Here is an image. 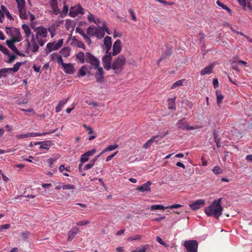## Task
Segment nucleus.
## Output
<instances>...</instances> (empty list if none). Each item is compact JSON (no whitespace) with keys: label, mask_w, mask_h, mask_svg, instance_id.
<instances>
[{"label":"nucleus","mask_w":252,"mask_h":252,"mask_svg":"<svg viewBox=\"0 0 252 252\" xmlns=\"http://www.w3.org/2000/svg\"><path fill=\"white\" fill-rule=\"evenodd\" d=\"M221 198L215 200L211 205L205 209V213L208 216H213L216 218H219L221 215L223 210L221 205Z\"/></svg>","instance_id":"nucleus-1"},{"label":"nucleus","mask_w":252,"mask_h":252,"mask_svg":"<svg viewBox=\"0 0 252 252\" xmlns=\"http://www.w3.org/2000/svg\"><path fill=\"white\" fill-rule=\"evenodd\" d=\"M125 63L126 58L123 55H120L114 60L111 68L115 73H119L122 71Z\"/></svg>","instance_id":"nucleus-2"},{"label":"nucleus","mask_w":252,"mask_h":252,"mask_svg":"<svg viewBox=\"0 0 252 252\" xmlns=\"http://www.w3.org/2000/svg\"><path fill=\"white\" fill-rule=\"evenodd\" d=\"M85 62L90 63L92 65V68L94 67H98L100 64L99 60L90 52L86 53ZM90 68L91 69V67H90Z\"/></svg>","instance_id":"nucleus-3"},{"label":"nucleus","mask_w":252,"mask_h":252,"mask_svg":"<svg viewBox=\"0 0 252 252\" xmlns=\"http://www.w3.org/2000/svg\"><path fill=\"white\" fill-rule=\"evenodd\" d=\"M188 252H197L198 243L195 240L186 241L184 243Z\"/></svg>","instance_id":"nucleus-4"},{"label":"nucleus","mask_w":252,"mask_h":252,"mask_svg":"<svg viewBox=\"0 0 252 252\" xmlns=\"http://www.w3.org/2000/svg\"><path fill=\"white\" fill-rule=\"evenodd\" d=\"M111 52H109L108 54H107V55L104 56L102 58V65L104 68L107 70H109L111 68Z\"/></svg>","instance_id":"nucleus-5"},{"label":"nucleus","mask_w":252,"mask_h":252,"mask_svg":"<svg viewBox=\"0 0 252 252\" xmlns=\"http://www.w3.org/2000/svg\"><path fill=\"white\" fill-rule=\"evenodd\" d=\"M93 68L96 70L94 74L96 81L97 83H101L103 82L104 77V71L102 67L99 65L98 67H94Z\"/></svg>","instance_id":"nucleus-6"},{"label":"nucleus","mask_w":252,"mask_h":252,"mask_svg":"<svg viewBox=\"0 0 252 252\" xmlns=\"http://www.w3.org/2000/svg\"><path fill=\"white\" fill-rule=\"evenodd\" d=\"M35 32L36 34L35 35L36 39L38 38H46L47 36V29L43 26H39L36 28Z\"/></svg>","instance_id":"nucleus-7"},{"label":"nucleus","mask_w":252,"mask_h":252,"mask_svg":"<svg viewBox=\"0 0 252 252\" xmlns=\"http://www.w3.org/2000/svg\"><path fill=\"white\" fill-rule=\"evenodd\" d=\"M184 119H182L177 123L176 126L178 128L187 130L194 129V128L192 126H189L187 122L184 121Z\"/></svg>","instance_id":"nucleus-8"},{"label":"nucleus","mask_w":252,"mask_h":252,"mask_svg":"<svg viewBox=\"0 0 252 252\" xmlns=\"http://www.w3.org/2000/svg\"><path fill=\"white\" fill-rule=\"evenodd\" d=\"M205 204V201L204 200L198 199L193 203L190 204L189 206L192 210H196L203 206Z\"/></svg>","instance_id":"nucleus-9"},{"label":"nucleus","mask_w":252,"mask_h":252,"mask_svg":"<svg viewBox=\"0 0 252 252\" xmlns=\"http://www.w3.org/2000/svg\"><path fill=\"white\" fill-rule=\"evenodd\" d=\"M84 9L81 5L71 7L69 11V15L72 17H76L78 14H83Z\"/></svg>","instance_id":"nucleus-10"},{"label":"nucleus","mask_w":252,"mask_h":252,"mask_svg":"<svg viewBox=\"0 0 252 252\" xmlns=\"http://www.w3.org/2000/svg\"><path fill=\"white\" fill-rule=\"evenodd\" d=\"M122 50V44L120 39H117L114 43L113 45V52L111 53L112 56H116L120 53Z\"/></svg>","instance_id":"nucleus-11"},{"label":"nucleus","mask_w":252,"mask_h":252,"mask_svg":"<svg viewBox=\"0 0 252 252\" xmlns=\"http://www.w3.org/2000/svg\"><path fill=\"white\" fill-rule=\"evenodd\" d=\"M103 42L106 49V53L108 54L112 47L111 37L106 36L104 39Z\"/></svg>","instance_id":"nucleus-12"},{"label":"nucleus","mask_w":252,"mask_h":252,"mask_svg":"<svg viewBox=\"0 0 252 252\" xmlns=\"http://www.w3.org/2000/svg\"><path fill=\"white\" fill-rule=\"evenodd\" d=\"M58 128H56L55 129H54L52 130H51L48 132H43V133L30 132L27 134L28 135V138L31 137H35V136H44V135H46L47 134H52V133L55 132L58 130Z\"/></svg>","instance_id":"nucleus-13"},{"label":"nucleus","mask_w":252,"mask_h":252,"mask_svg":"<svg viewBox=\"0 0 252 252\" xmlns=\"http://www.w3.org/2000/svg\"><path fill=\"white\" fill-rule=\"evenodd\" d=\"M151 183L150 181L147 182L140 187H138L136 189L141 192L150 191L151 190L150 186Z\"/></svg>","instance_id":"nucleus-14"},{"label":"nucleus","mask_w":252,"mask_h":252,"mask_svg":"<svg viewBox=\"0 0 252 252\" xmlns=\"http://www.w3.org/2000/svg\"><path fill=\"white\" fill-rule=\"evenodd\" d=\"M63 67L66 74H71L74 72V68L71 63H63Z\"/></svg>","instance_id":"nucleus-15"},{"label":"nucleus","mask_w":252,"mask_h":252,"mask_svg":"<svg viewBox=\"0 0 252 252\" xmlns=\"http://www.w3.org/2000/svg\"><path fill=\"white\" fill-rule=\"evenodd\" d=\"M159 137V135H155L151 138L149 140H148L143 146V148L144 149H147L150 147L152 143L154 141H156L157 142L159 139H157Z\"/></svg>","instance_id":"nucleus-16"},{"label":"nucleus","mask_w":252,"mask_h":252,"mask_svg":"<svg viewBox=\"0 0 252 252\" xmlns=\"http://www.w3.org/2000/svg\"><path fill=\"white\" fill-rule=\"evenodd\" d=\"M79 231V228L75 226L71 228L68 232V240L71 241L74 236L78 233Z\"/></svg>","instance_id":"nucleus-17"},{"label":"nucleus","mask_w":252,"mask_h":252,"mask_svg":"<svg viewBox=\"0 0 252 252\" xmlns=\"http://www.w3.org/2000/svg\"><path fill=\"white\" fill-rule=\"evenodd\" d=\"M22 28L25 33L26 38H29L32 35L30 27L28 25L23 24L22 26Z\"/></svg>","instance_id":"nucleus-18"},{"label":"nucleus","mask_w":252,"mask_h":252,"mask_svg":"<svg viewBox=\"0 0 252 252\" xmlns=\"http://www.w3.org/2000/svg\"><path fill=\"white\" fill-rule=\"evenodd\" d=\"M6 43L8 47L17 55L20 56H25L24 54L19 52L17 47L14 45V44L9 43L8 42H6Z\"/></svg>","instance_id":"nucleus-19"},{"label":"nucleus","mask_w":252,"mask_h":252,"mask_svg":"<svg viewBox=\"0 0 252 252\" xmlns=\"http://www.w3.org/2000/svg\"><path fill=\"white\" fill-rule=\"evenodd\" d=\"M76 58L78 62L84 63L86 61V54L83 52H79L76 55Z\"/></svg>","instance_id":"nucleus-20"},{"label":"nucleus","mask_w":252,"mask_h":252,"mask_svg":"<svg viewBox=\"0 0 252 252\" xmlns=\"http://www.w3.org/2000/svg\"><path fill=\"white\" fill-rule=\"evenodd\" d=\"M213 69V65H209L201 70L200 71V74L201 75H204L205 74H210L212 73Z\"/></svg>","instance_id":"nucleus-21"},{"label":"nucleus","mask_w":252,"mask_h":252,"mask_svg":"<svg viewBox=\"0 0 252 252\" xmlns=\"http://www.w3.org/2000/svg\"><path fill=\"white\" fill-rule=\"evenodd\" d=\"M97 30V28H96L95 26H91L87 28V33L90 36H95Z\"/></svg>","instance_id":"nucleus-22"},{"label":"nucleus","mask_w":252,"mask_h":252,"mask_svg":"<svg viewBox=\"0 0 252 252\" xmlns=\"http://www.w3.org/2000/svg\"><path fill=\"white\" fill-rule=\"evenodd\" d=\"M87 72L91 74L87 65H84L79 69L78 76H84L86 75Z\"/></svg>","instance_id":"nucleus-23"},{"label":"nucleus","mask_w":252,"mask_h":252,"mask_svg":"<svg viewBox=\"0 0 252 252\" xmlns=\"http://www.w3.org/2000/svg\"><path fill=\"white\" fill-rule=\"evenodd\" d=\"M176 97L175 96L173 98L168 99V108L170 110H175L176 106L175 101Z\"/></svg>","instance_id":"nucleus-24"},{"label":"nucleus","mask_w":252,"mask_h":252,"mask_svg":"<svg viewBox=\"0 0 252 252\" xmlns=\"http://www.w3.org/2000/svg\"><path fill=\"white\" fill-rule=\"evenodd\" d=\"M216 94L217 96V102L218 105L220 106L222 102L224 96L222 94L221 92L218 90L216 91Z\"/></svg>","instance_id":"nucleus-25"},{"label":"nucleus","mask_w":252,"mask_h":252,"mask_svg":"<svg viewBox=\"0 0 252 252\" xmlns=\"http://www.w3.org/2000/svg\"><path fill=\"white\" fill-rule=\"evenodd\" d=\"M104 35L105 32L102 29H100V27L97 28L95 37H96L97 39H100L102 38L104 36Z\"/></svg>","instance_id":"nucleus-26"},{"label":"nucleus","mask_w":252,"mask_h":252,"mask_svg":"<svg viewBox=\"0 0 252 252\" xmlns=\"http://www.w3.org/2000/svg\"><path fill=\"white\" fill-rule=\"evenodd\" d=\"M118 147V145L114 144L109 145L106 149L103 150L101 153L100 155H103L105 152L107 151H112L115 150Z\"/></svg>","instance_id":"nucleus-27"},{"label":"nucleus","mask_w":252,"mask_h":252,"mask_svg":"<svg viewBox=\"0 0 252 252\" xmlns=\"http://www.w3.org/2000/svg\"><path fill=\"white\" fill-rule=\"evenodd\" d=\"M36 144H41L40 146V149H44L46 150H48L49 147L50 146V141H43V142H39L37 143Z\"/></svg>","instance_id":"nucleus-28"},{"label":"nucleus","mask_w":252,"mask_h":252,"mask_svg":"<svg viewBox=\"0 0 252 252\" xmlns=\"http://www.w3.org/2000/svg\"><path fill=\"white\" fill-rule=\"evenodd\" d=\"M68 99L64 100H61L59 102L58 106L56 107V112H59L61 111L63 106L67 102Z\"/></svg>","instance_id":"nucleus-29"},{"label":"nucleus","mask_w":252,"mask_h":252,"mask_svg":"<svg viewBox=\"0 0 252 252\" xmlns=\"http://www.w3.org/2000/svg\"><path fill=\"white\" fill-rule=\"evenodd\" d=\"M186 81L185 79H181L174 83L171 87V89H174L178 87H180L183 85V83Z\"/></svg>","instance_id":"nucleus-30"},{"label":"nucleus","mask_w":252,"mask_h":252,"mask_svg":"<svg viewBox=\"0 0 252 252\" xmlns=\"http://www.w3.org/2000/svg\"><path fill=\"white\" fill-rule=\"evenodd\" d=\"M149 246L147 244L143 245L141 248H137L136 250H132L131 252H146L149 248Z\"/></svg>","instance_id":"nucleus-31"},{"label":"nucleus","mask_w":252,"mask_h":252,"mask_svg":"<svg viewBox=\"0 0 252 252\" xmlns=\"http://www.w3.org/2000/svg\"><path fill=\"white\" fill-rule=\"evenodd\" d=\"M19 16L21 19H28V16L26 13V11L25 8L19 9Z\"/></svg>","instance_id":"nucleus-32"},{"label":"nucleus","mask_w":252,"mask_h":252,"mask_svg":"<svg viewBox=\"0 0 252 252\" xmlns=\"http://www.w3.org/2000/svg\"><path fill=\"white\" fill-rule=\"evenodd\" d=\"M12 36L22 39V36L20 32V30L16 28H15L14 29H13Z\"/></svg>","instance_id":"nucleus-33"},{"label":"nucleus","mask_w":252,"mask_h":252,"mask_svg":"<svg viewBox=\"0 0 252 252\" xmlns=\"http://www.w3.org/2000/svg\"><path fill=\"white\" fill-rule=\"evenodd\" d=\"M53 43H54V45H53L54 48H53V49H54V50H57L62 46L63 43V39H61L57 43L55 42H53Z\"/></svg>","instance_id":"nucleus-34"},{"label":"nucleus","mask_w":252,"mask_h":252,"mask_svg":"<svg viewBox=\"0 0 252 252\" xmlns=\"http://www.w3.org/2000/svg\"><path fill=\"white\" fill-rule=\"evenodd\" d=\"M16 2L17 3L18 10L25 8V0H16Z\"/></svg>","instance_id":"nucleus-35"},{"label":"nucleus","mask_w":252,"mask_h":252,"mask_svg":"<svg viewBox=\"0 0 252 252\" xmlns=\"http://www.w3.org/2000/svg\"><path fill=\"white\" fill-rule=\"evenodd\" d=\"M217 4L219 6L221 7L223 9L227 10L229 13H231V9L229 7H228V6L227 5L221 3L220 0H218L217 1Z\"/></svg>","instance_id":"nucleus-36"},{"label":"nucleus","mask_w":252,"mask_h":252,"mask_svg":"<svg viewBox=\"0 0 252 252\" xmlns=\"http://www.w3.org/2000/svg\"><path fill=\"white\" fill-rule=\"evenodd\" d=\"M212 172L216 175L221 174L222 172V169L219 166H216L212 169Z\"/></svg>","instance_id":"nucleus-37"},{"label":"nucleus","mask_w":252,"mask_h":252,"mask_svg":"<svg viewBox=\"0 0 252 252\" xmlns=\"http://www.w3.org/2000/svg\"><path fill=\"white\" fill-rule=\"evenodd\" d=\"M22 40V39L12 36V38L11 39L7 40L6 41V42L15 44L16 42H20Z\"/></svg>","instance_id":"nucleus-38"},{"label":"nucleus","mask_w":252,"mask_h":252,"mask_svg":"<svg viewBox=\"0 0 252 252\" xmlns=\"http://www.w3.org/2000/svg\"><path fill=\"white\" fill-rule=\"evenodd\" d=\"M165 209V207H164L162 205H152L151 207V209L152 210H164Z\"/></svg>","instance_id":"nucleus-39"},{"label":"nucleus","mask_w":252,"mask_h":252,"mask_svg":"<svg viewBox=\"0 0 252 252\" xmlns=\"http://www.w3.org/2000/svg\"><path fill=\"white\" fill-rule=\"evenodd\" d=\"M23 64V63L17 62L16 63L13 67V72L15 73L19 69L20 67Z\"/></svg>","instance_id":"nucleus-40"},{"label":"nucleus","mask_w":252,"mask_h":252,"mask_svg":"<svg viewBox=\"0 0 252 252\" xmlns=\"http://www.w3.org/2000/svg\"><path fill=\"white\" fill-rule=\"evenodd\" d=\"M60 158V156L58 155L57 157L55 158H50L48 159V162L49 163V166L50 167H53V164L54 163V162L58 159Z\"/></svg>","instance_id":"nucleus-41"},{"label":"nucleus","mask_w":252,"mask_h":252,"mask_svg":"<svg viewBox=\"0 0 252 252\" xmlns=\"http://www.w3.org/2000/svg\"><path fill=\"white\" fill-rule=\"evenodd\" d=\"M51 6L53 9V13L55 15H58L60 12V9L58 7V5L55 4L54 5H51Z\"/></svg>","instance_id":"nucleus-42"},{"label":"nucleus","mask_w":252,"mask_h":252,"mask_svg":"<svg viewBox=\"0 0 252 252\" xmlns=\"http://www.w3.org/2000/svg\"><path fill=\"white\" fill-rule=\"evenodd\" d=\"M9 57V59L6 62L8 63H12L13 61L16 58V56L14 55L11 54L9 52V54L7 55Z\"/></svg>","instance_id":"nucleus-43"},{"label":"nucleus","mask_w":252,"mask_h":252,"mask_svg":"<svg viewBox=\"0 0 252 252\" xmlns=\"http://www.w3.org/2000/svg\"><path fill=\"white\" fill-rule=\"evenodd\" d=\"M0 51L5 55L9 54V51L4 46L0 44Z\"/></svg>","instance_id":"nucleus-44"},{"label":"nucleus","mask_w":252,"mask_h":252,"mask_svg":"<svg viewBox=\"0 0 252 252\" xmlns=\"http://www.w3.org/2000/svg\"><path fill=\"white\" fill-rule=\"evenodd\" d=\"M172 50L171 48H168L166 50L165 53L161 56H165V59H166V58L170 56L172 54Z\"/></svg>","instance_id":"nucleus-45"},{"label":"nucleus","mask_w":252,"mask_h":252,"mask_svg":"<svg viewBox=\"0 0 252 252\" xmlns=\"http://www.w3.org/2000/svg\"><path fill=\"white\" fill-rule=\"evenodd\" d=\"M96 152V150L94 149L92 150L88 151L84 154V157H89L90 156H92Z\"/></svg>","instance_id":"nucleus-46"},{"label":"nucleus","mask_w":252,"mask_h":252,"mask_svg":"<svg viewBox=\"0 0 252 252\" xmlns=\"http://www.w3.org/2000/svg\"><path fill=\"white\" fill-rule=\"evenodd\" d=\"M38 49H39V46H38V44H37V43L32 44V48H31V50L32 52H33V53L37 52L38 51Z\"/></svg>","instance_id":"nucleus-47"},{"label":"nucleus","mask_w":252,"mask_h":252,"mask_svg":"<svg viewBox=\"0 0 252 252\" xmlns=\"http://www.w3.org/2000/svg\"><path fill=\"white\" fill-rule=\"evenodd\" d=\"M90 223L89 220H81L78 221L76 223V224L78 226H84L87 224H88Z\"/></svg>","instance_id":"nucleus-48"},{"label":"nucleus","mask_w":252,"mask_h":252,"mask_svg":"<svg viewBox=\"0 0 252 252\" xmlns=\"http://www.w3.org/2000/svg\"><path fill=\"white\" fill-rule=\"evenodd\" d=\"M141 235H136L133 237H129L127 238V239L129 241H132L137 240H139L141 239Z\"/></svg>","instance_id":"nucleus-49"},{"label":"nucleus","mask_w":252,"mask_h":252,"mask_svg":"<svg viewBox=\"0 0 252 252\" xmlns=\"http://www.w3.org/2000/svg\"><path fill=\"white\" fill-rule=\"evenodd\" d=\"M53 45H54V43H52V42H49L47 44L46 48L48 50V51L47 52V53H50V52H52V51L54 50V49H53V48H54L53 46Z\"/></svg>","instance_id":"nucleus-50"},{"label":"nucleus","mask_w":252,"mask_h":252,"mask_svg":"<svg viewBox=\"0 0 252 252\" xmlns=\"http://www.w3.org/2000/svg\"><path fill=\"white\" fill-rule=\"evenodd\" d=\"M62 188L63 189H74L75 186L73 185H63L62 186Z\"/></svg>","instance_id":"nucleus-51"},{"label":"nucleus","mask_w":252,"mask_h":252,"mask_svg":"<svg viewBox=\"0 0 252 252\" xmlns=\"http://www.w3.org/2000/svg\"><path fill=\"white\" fill-rule=\"evenodd\" d=\"M231 64L232 65V68L234 70H235L236 71L238 70V66L236 64V61L233 59L231 60Z\"/></svg>","instance_id":"nucleus-52"},{"label":"nucleus","mask_w":252,"mask_h":252,"mask_svg":"<svg viewBox=\"0 0 252 252\" xmlns=\"http://www.w3.org/2000/svg\"><path fill=\"white\" fill-rule=\"evenodd\" d=\"M6 73H8L6 68H4L0 69V78L1 77H6Z\"/></svg>","instance_id":"nucleus-53"},{"label":"nucleus","mask_w":252,"mask_h":252,"mask_svg":"<svg viewBox=\"0 0 252 252\" xmlns=\"http://www.w3.org/2000/svg\"><path fill=\"white\" fill-rule=\"evenodd\" d=\"M14 27H5V32L6 33L8 34H10L11 36L12 35L13 33V29H14Z\"/></svg>","instance_id":"nucleus-54"},{"label":"nucleus","mask_w":252,"mask_h":252,"mask_svg":"<svg viewBox=\"0 0 252 252\" xmlns=\"http://www.w3.org/2000/svg\"><path fill=\"white\" fill-rule=\"evenodd\" d=\"M68 11V7L65 4H64L63 9L62 10V12L61 14L65 15L67 13Z\"/></svg>","instance_id":"nucleus-55"},{"label":"nucleus","mask_w":252,"mask_h":252,"mask_svg":"<svg viewBox=\"0 0 252 252\" xmlns=\"http://www.w3.org/2000/svg\"><path fill=\"white\" fill-rule=\"evenodd\" d=\"M42 38H38V39H36L40 46H43L46 41V40H43Z\"/></svg>","instance_id":"nucleus-56"},{"label":"nucleus","mask_w":252,"mask_h":252,"mask_svg":"<svg viewBox=\"0 0 252 252\" xmlns=\"http://www.w3.org/2000/svg\"><path fill=\"white\" fill-rule=\"evenodd\" d=\"M88 19L89 22H94V21L95 20V18L93 14H91V13H89V14L88 15Z\"/></svg>","instance_id":"nucleus-57"},{"label":"nucleus","mask_w":252,"mask_h":252,"mask_svg":"<svg viewBox=\"0 0 252 252\" xmlns=\"http://www.w3.org/2000/svg\"><path fill=\"white\" fill-rule=\"evenodd\" d=\"M83 126L88 131V133L89 134H91L94 132L93 129L90 126H88L85 124H84Z\"/></svg>","instance_id":"nucleus-58"},{"label":"nucleus","mask_w":252,"mask_h":252,"mask_svg":"<svg viewBox=\"0 0 252 252\" xmlns=\"http://www.w3.org/2000/svg\"><path fill=\"white\" fill-rule=\"evenodd\" d=\"M156 0L161 3H162V4H165V5H171L173 4V2H168L165 0Z\"/></svg>","instance_id":"nucleus-59"},{"label":"nucleus","mask_w":252,"mask_h":252,"mask_svg":"<svg viewBox=\"0 0 252 252\" xmlns=\"http://www.w3.org/2000/svg\"><path fill=\"white\" fill-rule=\"evenodd\" d=\"M49 31V32L51 33L52 37H53L54 36V32H55V29L53 27H50L48 28L47 31Z\"/></svg>","instance_id":"nucleus-60"},{"label":"nucleus","mask_w":252,"mask_h":252,"mask_svg":"<svg viewBox=\"0 0 252 252\" xmlns=\"http://www.w3.org/2000/svg\"><path fill=\"white\" fill-rule=\"evenodd\" d=\"M118 153V152L117 151V152H115V153H113V154H112V155H110V156H108L106 158V159H105V161H106V162H108V161H110V160L112 158H114V157L116 155V154H117Z\"/></svg>","instance_id":"nucleus-61"},{"label":"nucleus","mask_w":252,"mask_h":252,"mask_svg":"<svg viewBox=\"0 0 252 252\" xmlns=\"http://www.w3.org/2000/svg\"><path fill=\"white\" fill-rule=\"evenodd\" d=\"M182 206V205H181L180 204H174V205H172L171 206H168L166 207L165 209H168V208H170V209L178 208L181 207Z\"/></svg>","instance_id":"nucleus-62"},{"label":"nucleus","mask_w":252,"mask_h":252,"mask_svg":"<svg viewBox=\"0 0 252 252\" xmlns=\"http://www.w3.org/2000/svg\"><path fill=\"white\" fill-rule=\"evenodd\" d=\"M128 11H129V13H130V16H131V18H132V19L135 21H136L137 19H136V17L135 16V14H134V12L132 11V9H129L128 10Z\"/></svg>","instance_id":"nucleus-63"},{"label":"nucleus","mask_w":252,"mask_h":252,"mask_svg":"<svg viewBox=\"0 0 252 252\" xmlns=\"http://www.w3.org/2000/svg\"><path fill=\"white\" fill-rule=\"evenodd\" d=\"M88 160H89V157H84V154L81 156V158L80 159L81 162L84 163V162L88 161Z\"/></svg>","instance_id":"nucleus-64"}]
</instances>
